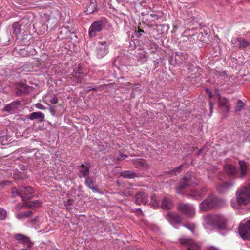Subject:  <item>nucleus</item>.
<instances>
[{"mask_svg": "<svg viewBox=\"0 0 250 250\" xmlns=\"http://www.w3.org/2000/svg\"><path fill=\"white\" fill-rule=\"evenodd\" d=\"M17 52L22 57H25L28 54V51L24 48L16 49Z\"/></svg>", "mask_w": 250, "mask_h": 250, "instance_id": "nucleus-38", "label": "nucleus"}, {"mask_svg": "<svg viewBox=\"0 0 250 250\" xmlns=\"http://www.w3.org/2000/svg\"><path fill=\"white\" fill-rule=\"evenodd\" d=\"M177 209L187 217H192L195 214L194 207L189 204L180 203L177 205Z\"/></svg>", "mask_w": 250, "mask_h": 250, "instance_id": "nucleus-6", "label": "nucleus"}, {"mask_svg": "<svg viewBox=\"0 0 250 250\" xmlns=\"http://www.w3.org/2000/svg\"><path fill=\"white\" fill-rule=\"evenodd\" d=\"M35 107L38 109L42 110H44L46 109V107L44 106H43L42 104L39 103L35 104Z\"/></svg>", "mask_w": 250, "mask_h": 250, "instance_id": "nucleus-45", "label": "nucleus"}, {"mask_svg": "<svg viewBox=\"0 0 250 250\" xmlns=\"http://www.w3.org/2000/svg\"><path fill=\"white\" fill-rule=\"evenodd\" d=\"M245 105V104L242 102V101L239 99L235 107V111L236 112L240 111L242 110Z\"/></svg>", "mask_w": 250, "mask_h": 250, "instance_id": "nucleus-35", "label": "nucleus"}, {"mask_svg": "<svg viewBox=\"0 0 250 250\" xmlns=\"http://www.w3.org/2000/svg\"><path fill=\"white\" fill-rule=\"evenodd\" d=\"M14 89L15 93L17 96L28 94L32 90L31 86H28L22 82L15 83Z\"/></svg>", "mask_w": 250, "mask_h": 250, "instance_id": "nucleus-7", "label": "nucleus"}, {"mask_svg": "<svg viewBox=\"0 0 250 250\" xmlns=\"http://www.w3.org/2000/svg\"><path fill=\"white\" fill-rule=\"evenodd\" d=\"M50 102L53 104H57L58 102V99L56 96H54L50 99Z\"/></svg>", "mask_w": 250, "mask_h": 250, "instance_id": "nucleus-48", "label": "nucleus"}, {"mask_svg": "<svg viewBox=\"0 0 250 250\" xmlns=\"http://www.w3.org/2000/svg\"><path fill=\"white\" fill-rule=\"evenodd\" d=\"M121 175L125 178L132 179L136 177V174L130 170H126L122 172Z\"/></svg>", "mask_w": 250, "mask_h": 250, "instance_id": "nucleus-29", "label": "nucleus"}, {"mask_svg": "<svg viewBox=\"0 0 250 250\" xmlns=\"http://www.w3.org/2000/svg\"><path fill=\"white\" fill-rule=\"evenodd\" d=\"M21 187H19L18 188H14L12 190V193H16L17 194H18V195L20 196H21V194L18 192L19 190H20V188Z\"/></svg>", "mask_w": 250, "mask_h": 250, "instance_id": "nucleus-49", "label": "nucleus"}, {"mask_svg": "<svg viewBox=\"0 0 250 250\" xmlns=\"http://www.w3.org/2000/svg\"><path fill=\"white\" fill-rule=\"evenodd\" d=\"M21 119H23V121H25V119H26V117H24V118H22Z\"/></svg>", "mask_w": 250, "mask_h": 250, "instance_id": "nucleus-61", "label": "nucleus"}, {"mask_svg": "<svg viewBox=\"0 0 250 250\" xmlns=\"http://www.w3.org/2000/svg\"><path fill=\"white\" fill-rule=\"evenodd\" d=\"M144 32V31L142 29H139L137 31V33H136V36L138 38H139L142 35V33Z\"/></svg>", "mask_w": 250, "mask_h": 250, "instance_id": "nucleus-51", "label": "nucleus"}, {"mask_svg": "<svg viewBox=\"0 0 250 250\" xmlns=\"http://www.w3.org/2000/svg\"><path fill=\"white\" fill-rule=\"evenodd\" d=\"M73 71L77 72V73H79V74L86 75L83 68L80 65L74 67Z\"/></svg>", "mask_w": 250, "mask_h": 250, "instance_id": "nucleus-36", "label": "nucleus"}, {"mask_svg": "<svg viewBox=\"0 0 250 250\" xmlns=\"http://www.w3.org/2000/svg\"><path fill=\"white\" fill-rule=\"evenodd\" d=\"M150 204L154 207H156L158 205V202L156 200V197L155 195H152L151 197Z\"/></svg>", "mask_w": 250, "mask_h": 250, "instance_id": "nucleus-39", "label": "nucleus"}, {"mask_svg": "<svg viewBox=\"0 0 250 250\" xmlns=\"http://www.w3.org/2000/svg\"><path fill=\"white\" fill-rule=\"evenodd\" d=\"M218 103L220 108L224 111L228 112L230 110V105L228 100L226 98L219 97Z\"/></svg>", "mask_w": 250, "mask_h": 250, "instance_id": "nucleus-19", "label": "nucleus"}, {"mask_svg": "<svg viewBox=\"0 0 250 250\" xmlns=\"http://www.w3.org/2000/svg\"><path fill=\"white\" fill-rule=\"evenodd\" d=\"M56 107L55 105H50L49 110L53 116H56Z\"/></svg>", "mask_w": 250, "mask_h": 250, "instance_id": "nucleus-43", "label": "nucleus"}, {"mask_svg": "<svg viewBox=\"0 0 250 250\" xmlns=\"http://www.w3.org/2000/svg\"><path fill=\"white\" fill-rule=\"evenodd\" d=\"M44 114L41 112H34L30 114V115L26 116V119H30L31 120L37 119L39 122H42L44 120Z\"/></svg>", "mask_w": 250, "mask_h": 250, "instance_id": "nucleus-20", "label": "nucleus"}, {"mask_svg": "<svg viewBox=\"0 0 250 250\" xmlns=\"http://www.w3.org/2000/svg\"><path fill=\"white\" fill-rule=\"evenodd\" d=\"M14 32L16 34H18L20 33V28L18 25H13Z\"/></svg>", "mask_w": 250, "mask_h": 250, "instance_id": "nucleus-47", "label": "nucleus"}, {"mask_svg": "<svg viewBox=\"0 0 250 250\" xmlns=\"http://www.w3.org/2000/svg\"><path fill=\"white\" fill-rule=\"evenodd\" d=\"M97 7L96 0H89L88 6L85 10L86 14H90L93 13L96 11Z\"/></svg>", "mask_w": 250, "mask_h": 250, "instance_id": "nucleus-22", "label": "nucleus"}, {"mask_svg": "<svg viewBox=\"0 0 250 250\" xmlns=\"http://www.w3.org/2000/svg\"><path fill=\"white\" fill-rule=\"evenodd\" d=\"M188 59V55L186 52H177L176 53L175 60L178 64L186 62Z\"/></svg>", "mask_w": 250, "mask_h": 250, "instance_id": "nucleus-16", "label": "nucleus"}, {"mask_svg": "<svg viewBox=\"0 0 250 250\" xmlns=\"http://www.w3.org/2000/svg\"><path fill=\"white\" fill-rule=\"evenodd\" d=\"M183 166V164L181 165L179 167L174 168V169H172L171 172H174V173L180 172Z\"/></svg>", "mask_w": 250, "mask_h": 250, "instance_id": "nucleus-44", "label": "nucleus"}, {"mask_svg": "<svg viewBox=\"0 0 250 250\" xmlns=\"http://www.w3.org/2000/svg\"><path fill=\"white\" fill-rule=\"evenodd\" d=\"M209 115L210 117L212 115V114L213 112V104L211 101H209Z\"/></svg>", "mask_w": 250, "mask_h": 250, "instance_id": "nucleus-46", "label": "nucleus"}, {"mask_svg": "<svg viewBox=\"0 0 250 250\" xmlns=\"http://www.w3.org/2000/svg\"><path fill=\"white\" fill-rule=\"evenodd\" d=\"M89 188L91 189L93 191V192H98L99 191L98 188H97L94 186L90 187V188Z\"/></svg>", "mask_w": 250, "mask_h": 250, "instance_id": "nucleus-53", "label": "nucleus"}, {"mask_svg": "<svg viewBox=\"0 0 250 250\" xmlns=\"http://www.w3.org/2000/svg\"><path fill=\"white\" fill-rule=\"evenodd\" d=\"M21 119H23V121H25V119H26V117H24V118H22Z\"/></svg>", "mask_w": 250, "mask_h": 250, "instance_id": "nucleus-60", "label": "nucleus"}, {"mask_svg": "<svg viewBox=\"0 0 250 250\" xmlns=\"http://www.w3.org/2000/svg\"><path fill=\"white\" fill-rule=\"evenodd\" d=\"M108 53L107 48L105 46L100 47L97 49V56L98 58H102Z\"/></svg>", "mask_w": 250, "mask_h": 250, "instance_id": "nucleus-31", "label": "nucleus"}, {"mask_svg": "<svg viewBox=\"0 0 250 250\" xmlns=\"http://www.w3.org/2000/svg\"><path fill=\"white\" fill-rule=\"evenodd\" d=\"M117 184L119 185V186H120V185H119V183L118 182H117Z\"/></svg>", "mask_w": 250, "mask_h": 250, "instance_id": "nucleus-62", "label": "nucleus"}, {"mask_svg": "<svg viewBox=\"0 0 250 250\" xmlns=\"http://www.w3.org/2000/svg\"><path fill=\"white\" fill-rule=\"evenodd\" d=\"M42 204V202L38 200L26 202V208L36 210L40 208Z\"/></svg>", "mask_w": 250, "mask_h": 250, "instance_id": "nucleus-21", "label": "nucleus"}, {"mask_svg": "<svg viewBox=\"0 0 250 250\" xmlns=\"http://www.w3.org/2000/svg\"><path fill=\"white\" fill-rule=\"evenodd\" d=\"M197 183V180L195 176L190 173H187L181 180L179 186L176 188V192L178 194H182L184 189L188 187H194Z\"/></svg>", "mask_w": 250, "mask_h": 250, "instance_id": "nucleus-3", "label": "nucleus"}, {"mask_svg": "<svg viewBox=\"0 0 250 250\" xmlns=\"http://www.w3.org/2000/svg\"><path fill=\"white\" fill-rule=\"evenodd\" d=\"M207 250H218L217 248L214 247H210L208 248L207 249Z\"/></svg>", "mask_w": 250, "mask_h": 250, "instance_id": "nucleus-56", "label": "nucleus"}, {"mask_svg": "<svg viewBox=\"0 0 250 250\" xmlns=\"http://www.w3.org/2000/svg\"><path fill=\"white\" fill-rule=\"evenodd\" d=\"M134 164L139 169L145 168L147 167V163L143 159L135 158L134 160Z\"/></svg>", "mask_w": 250, "mask_h": 250, "instance_id": "nucleus-25", "label": "nucleus"}, {"mask_svg": "<svg viewBox=\"0 0 250 250\" xmlns=\"http://www.w3.org/2000/svg\"><path fill=\"white\" fill-rule=\"evenodd\" d=\"M179 242L182 245L188 247L187 250H200V249L199 245L196 244L192 239L181 238L179 239Z\"/></svg>", "mask_w": 250, "mask_h": 250, "instance_id": "nucleus-12", "label": "nucleus"}, {"mask_svg": "<svg viewBox=\"0 0 250 250\" xmlns=\"http://www.w3.org/2000/svg\"><path fill=\"white\" fill-rule=\"evenodd\" d=\"M22 107L21 101L17 100L5 105L2 112H6L9 114H18L22 111Z\"/></svg>", "mask_w": 250, "mask_h": 250, "instance_id": "nucleus-4", "label": "nucleus"}, {"mask_svg": "<svg viewBox=\"0 0 250 250\" xmlns=\"http://www.w3.org/2000/svg\"><path fill=\"white\" fill-rule=\"evenodd\" d=\"M167 219L173 226L175 224H179L182 221V217L181 216L174 212L168 213L167 215Z\"/></svg>", "mask_w": 250, "mask_h": 250, "instance_id": "nucleus-15", "label": "nucleus"}, {"mask_svg": "<svg viewBox=\"0 0 250 250\" xmlns=\"http://www.w3.org/2000/svg\"><path fill=\"white\" fill-rule=\"evenodd\" d=\"M30 221L32 223H35L36 222H38L39 221V217L36 216L34 219H31Z\"/></svg>", "mask_w": 250, "mask_h": 250, "instance_id": "nucleus-52", "label": "nucleus"}, {"mask_svg": "<svg viewBox=\"0 0 250 250\" xmlns=\"http://www.w3.org/2000/svg\"><path fill=\"white\" fill-rule=\"evenodd\" d=\"M173 204L170 199L165 197L162 200V208L163 209H169L172 208Z\"/></svg>", "mask_w": 250, "mask_h": 250, "instance_id": "nucleus-23", "label": "nucleus"}, {"mask_svg": "<svg viewBox=\"0 0 250 250\" xmlns=\"http://www.w3.org/2000/svg\"><path fill=\"white\" fill-rule=\"evenodd\" d=\"M104 23L102 21H96L94 22L89 28V35L91 38L95 37L97 33L100 32L104 26Z\"/></svg>", "mask_w": 250, "mask_h": 250, "instance_id": "nucleus-10", "label": "nucleus"}, {"mask_svg": "<svg viewBox=\"0 0 250 250\" xmlns=\"http://www.w3.org/2000/svg\"><path fill=\"white\" fill-rule=\"evenodd\" d=\"M226 172L229 176H233L236 173V168L231 165L226 164L224 167Z\"/></svg>", "mask_w": 250, "mask_h": 250, "instance_id": "nucleus-24", "label": "nucleus"}, {"mask_svg": "<svg viewBox=\"0 0 250 250\" xmlns=\"http://www.w3.org/2000/svg\"><path fill=\"white\" fill-rule=\"evenodd\" d=\"M21 194V197L24 201L29 200L33 197L34 190L30 186L21 187L18 191Z\"/></svg>", "mask_w": 250, "mask_h": 250, "instance_id": "nucleus-9", "label": "nucleus"}, {"mask_svg": "<svg viewBox=\"0 0 250 250\" xmlns=\"http://www.w3.org/2000/svg\"><path fill=\"white\" fill-rule=\"evenodd\" d=\"M237 204L234 201H231V206L233 208H240V205H247L250 199V181L249 184L243 187L236 192Z\"/></svg>", "mask_w": 250, "mask_h": 250, "instance_id": "nucleus-2", "label": "nucleus"}, {"mask_svg": "<svg viewBox=\"0 0 250 250\" xmlns=\"http://www.w3.org/2000/svg\"><path fill=\"white\" fill-rule=\"evenodd\" d=\"M133 188L131 185H125L123 193L125 196L129 197L133 195Z\"/></svg>", "mask_w": 250, "mask_h": 250, "instance_id": "nucleus-28", "label": "nucleus"}, {"mask_svg": "<svg viewBox=\"0 0 250 250\" xmlns=\"http://www.w3.org/2000/svg\"><path fill=\"white\" fill-rule=\"evenodd\" d=\"M78 176L80 178H84L86 179L89 177V168L85 165L81 164L78 167Z\"/></svg>", "mask_w": 250, "mask_h": 250, "instance_id": "nucleus-17", "label": "nucleus"}, {"mask_svg": "<svg viewBox=\"0 0 250 250\" xmlns=\"http://www.w3.org/2000/svg\"><path fill=\"white\" fill-rule=\"evenodd\" d=\"M26 202L24 203L21 204V203H18L16 205L15 207V209L16 210H19L23 208H26Z\"/></svg>", "mask_w": 250, "mask_h": 250, "instance_id": "nucleus-40", "label": "nucleus"}, {"mask_svg": "<svg viewBox=\"0 0 250 250\" xmlns=\"http://www.w3.org/2000/svg\"><path fill=\"white\" fill-rule=\"evenodd\" d=\"M218 199L212 195H209L206 199L199 204L201 211H207L217 206Z\"/></svg>", "mask_w": 250, "mask_h": 250, "instance_id": "nucleus-5", "label": "nucleus"}, {"mask_svg": "<svg viewBox=\"0 0 250 250\" xmlns=\"http://www.w3.org/2000/svg\"><path fill=\"white\" fill-rule=\"evenodd\" d=\"M148 198V195L143 191L138 192L134 196V200L135 203L138 205L143 204L145 205Z\"/></svg>", "mask_w": 250, "mask_h": 250, "instance_id": "nucleus-13", "label": "nucleus"}, {"mask_svg": "<svg viewBox=\"0 0 250 250\" xmlns=\"http://www.w3.org/2000/svg\"><path fill=\"white\" fill-rule=\"evenodd\" d=\"M73 202L74 200L73 199H69L67 200V201L65 202V206H67L72 205L73 204Z\"/></svg>", "mask_w": 250, "mask_h": 250, "instance_id": "nucleus-50", "label": "nucleus"}, {"mask_svg": "<svg viewBox=\"0 0 250 250\" xmlns=\"http://www.w3.org/2000/svg\"><path fill=\"white\" fill-rule=\"evenodd\" d=\"M7 215V212L6 210L4 209H1L0 210V219L3 220L6 219Z\"/></svg>", "mask_w": 250, "mask_h": 250, "instance_id": "nucleus-42", "label": "nucleus"}, {"mask_svg": "<svg viewBox=\"0 0 250 250\" xmlns=\"http://www.w3.org/2000/svg\"><path fill=\"white\" fill-rule=\"evenodd\" d=\"M95 183V179L93 177L89 176L85 179L84 183L88 188L94 186Z\"/></svg>", "mask_w": 250, "mask_h": 250, "instance_id": "nucleus-32", "label": "nucleus"}, {"mask_svg": "<svg viewBox=\"0 0 250 250\" xmlns=\"http://www.w3.org/2000/svg\"><path fill=\"white\" fill-rule=\"evenodd\" d=\"M237 40L238 42V47L240 49H244L250 44V42L243 38H238Z\"/></svg>", "mask_w": 250, "mask_h": 250, "instance_id": "nucleus-26", "label": "nucleus"}, {"mask_svg": "<svg viewBox=\"0 0 250 250\" xmlns=\"http://www.w3.org/2000/svg\"><path fill=\"white\" fill-rule=\"evenodd\" d=\"M204 225L206 229L218 228L221 230L226 229V219L220 214H208L203 218Z\"/></svg>", "mask_w": 250, "mask_h": 250, "instance_id": "nucleus-1", "label": "nucleus"}, {"mask_svg": "<svg viewBox=\"0 0 250 250\" xmlns=\"http://www.w3.org/2000/svg\"><path fill=\"white\" fill-rule=\"evenodd\" d=\"M232 186V183L224 182L217 185L216 189L218 192L222 193L229 190Z\"/></svg>", "mask_w": 250, "mask_h": 250, "instance_id": "nucleus-18", "label": "nucleus"}, {"mask_svg": "<svg viewBox=\"0 0 250 250\" xmlns=\"http://www.w3.org/2000/svg\"><path fill=\"white\" fill-rule=\"evenodd\" d=\"M15 238L20 243L24 246H33V243L31 242L30 238L27 236L22 234H17L15 235Z\"/></svg>", "mask_w": 250, "mask_h": 250, "instance_id": "nucleus-14", "label": "nucleus"}, {"mask_svg": "<svg viewBox=\"0 0 250 250\" xmlns=\"http://www.w3.org/2000/svg\"><path fill=\"white\" fill-rule=\"evenodd\" d=\"M89 88V90H95V91L96 90V89L95 88H91L90 87Z\"/></svg>", "mask_w": 250, "mask_h": 250, "instance_id": "nucleus-59", "label": "nucleus"}, {"mask_svg": "<svg viewBox=\"0 0 250 250\" xmlns=\"http://www.w3.org/2000/svg\"><path fill=\"white\" fill-rule=\"evenodd\" d=\"M238 233L243 239L250 240V220L240 224Z\"/></svg>", "mask_w": 250, "mask_h": 250, "instance_id": "nucleus-8", "label": "nucleus"}, {"mask_svg": "<svg viewBox=\"0 0 250 250\" xmlns=\"http://www.w3.org/2000/svg\"><path fill=\"white\" fill-rule=\"evenodd\" d=\"M240 169L241 171V177L245 176L247 172V166L243 161H240L239 162Z\"/></svg>", "mask_w": 250, "mask_h": 250, "instance_id": "nucleus-30", "label": "nucleus"}, {"mask_svg": "<svg viewBox=\"0 0 250 250\" xmlns=\"http://www.w3.org/2000/svg\"><path fill=\"white\" fill-rule=\"evenodd\" d=\"M33 212L32 210L21 212L16 215V217L20 220L30 218L32 216Z\"/></svg>", "mask_w": 250, "mask_h": 250, "instance_id": "nucleus-27", "label": "nucleus"}, {"mask_svg": "<svg viewBox=\"0 0 250 250\" xmlns=\"http://www.w3.org/2000/svg\"><path fill=\"white\" fill-rule=\"evenodd\" d=\"M162 13L161 12H158L156 13H151L149 15V17L154 20H158L162 17Z\"/></svg>", "mask_w": 250, "mask_h": 250, "instance_id": "nucleus-37", "label": "nucleus"}, {"mask_svg": "<svg viewBox=\"0 0 250 250\" xmlns=\"http://www.w3.org/2000/svg\"><path fill=\"white\" fill-rule=\"evenodd\" d=\"M137 213L139 215H142L143 214V212L140 208H138L136 209Z\"/></svg>", "mask_w": 250, "mask_h": 250, "instance_id": "nucleus-54", "label": "nucleus"}, {"mask_svg": "<svg viewBox=\"0 0 250 250\" xmlns=\"http://www.w3.org/2000/svg\"><path fill=\"white\" fill-rule=\"evenodd\" d=\"M202 150H203V149H200V150H199V151H198V152L197 153V155H198V156L200 155V154H201V152H202Z\"/></svg>", "mask_w": 250, "mask_h": 250, "instance_id": "nucleus-57", "label": "nucleus"}, {"mask_svg": "<svg viewBox=\"0 0 250 250\" xmlns=\"http://www.w3.org/2000/svg\"><path fill=\"white\" fill-rule=\"evenodd\" d=\"M126 157L127 155L124 154L118 151V152H116L115 155L113 157V159L114 160L120 161L124 160Z\"/></svg>", "mask_w": 250, "mask_h": 250, "instance_id": "nucleus-34", "label": "nucleus"}, {"mask_svg": "<svg viewBox=\"0 0 250 250\" xmlns=\"http://www.w3.org/2000/svg\"><path fill=\"white\" fill-rule=\"evenodd\" d=\"M183 226L187 228L188 229L191 231L193 233H194V230L195 229V226L193 224H184Z\"/></svg>", "mask_w": 250, "mask_h": 250, "instance_id": "nucleus-41", "label": "nucleus"}, {"mask_svg": "<svg viewBox=\"0 0 250 250\" xmlns=\"http://www.w3.org/2000/svg\"><path fill=\"white\" fill-rule=\"evenodd\" d=\"M71 75L76 79V81L79 83H81L84 77L86 76V75L79 74V73H77L74 71L72 72Z\"/></svg>", "mask_w": 250, "mask_h": 250, "instance_id": "nucleus-33", "label": "nucleus"}, {"mask_svg": "<svg viewBox=\"0 0 250 250\" xmlns=\"http://www.w3.org/2000/svg\"><path fill=\"white\" fill-rule=\"evenodd\" d=\"M32 246H27L26 248H22L21 250H31V247Z\"/></svg>", "mask_w": 250, "mask_h": 250, "instance_id": "nucleus-55", "label": "nucleus"}, {"mask_svg": "<svg viewBox=\"0 0 250 250\" xmlns=\"http://www.w3.org/2000/svg\"><path fill=\"white\" fill-rule=\"evenodd\" d=\"M207 193V189L205 188H202L199 190H192L187 195V197L193 200H201Z\"/></svg>", "mask_w": 250, "mask_h": 250, "instance_id": "nucleus-11", "label": "nucleus"}, {"mask_svg": "<svg viewBox=\"0 0 250 250\" xmlns=\"http://www.w3.org/2000/svg\"><path fill=\"white\" fill-rule=\"evenodd\" d=\"M217 170V167L215 166L213 167V170L214 171H216Z\"/></svg>", "mask_w": 250, "mask_h": 250, "instance_id": "nucleus-58", "label": "nucleus"}]
</instances>
